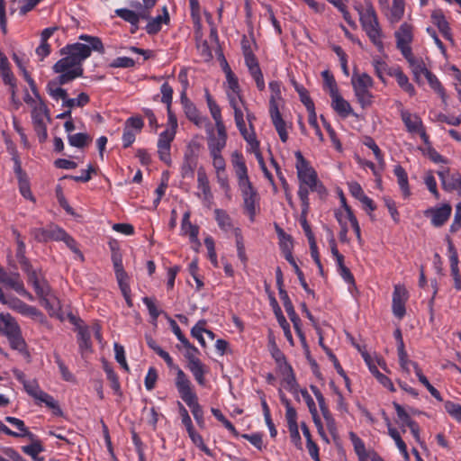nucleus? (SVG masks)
I'll use <instances>...</instances> for the list:
<instances>
[{
    "label": "nucleus",
    "mask_w": 461,
    "mask_h": 461,
    "mask_svg": "<svg viewBox=\"0 0 461 461\" xmlns=\"http://www.w3.org/2000/svg\"><path fill=\"white\" fill-rule=\"evenodd\" d=\"M393 173L397 177V182L400 189L403 194V196L408 197L411 194V191L409 187L408 176L405 169L401 165H397L393 168Z\"/></svg>",
    "instance_id": "nucleus-30"
},
{
    "label": "nucleus",
    "mask_w": 461,
    "mask_h": 461,
    "mask_svg": "<svg viewBox=\"0 0 461 461\" xmlns=\"http://www.w3.org/2000/svg\"><path fill=\"white\" fill-rule=\"evenodd\" d=\"M161 102L167 104V107H171L172 99H173V88L171 86L165 82L160 86Z\"/></svg>",
    "instance_id": "nucleus-62"
},
{
    "label": "nucleus",
    "mask_w": 461,
    "mask_h": 461,
    "mask_svg": "<svg viewBox=\"0 0 461 461\" xmlns=\"http://www.w3.org/2000/svg\"><path fill=\"white\" fill-rule=\"evenodd\" d=\"M14 234L16 237V243H17L16 258H17L18 261L20 262V264H22L23 267H27L29 266V261L25 257V243L21 239L20 233H18L17 231H14Z\"/></svg>",
    "instance_id": "nucleus-51"
},
{
    "label": "nucleus",
    "mask_w": 461,
    "mask_h": 461,
    "mask_svg": "<svg viewBox=\"0 0 461 461\" xmlns=\"http://www.w3.org/2000/svg\"><path fill=\"white\" fill-rule=\"evenodd\" d=\"M405 12V2L404 0H393L392 6L387 8L384 15L388 22L392 24L400 22Z\"/></svg>",
    "instance_id": "nucleus-21"
},
{
    "label": "nucleus",
    "mask_w": 461,
    "mask_h": 461,
    "mask_svg": "<svg viewBox=\"0 0 461 461\" xmlns=\"http://www.w3.org/2000/svg\"><path fill=\"white\" fill-rule=\"evenodd\" d=\"M310 192H312V191L308 185H306V186L299 185L297 194L301 201L302 209H303V213L309 212V209H310L309 194H310Z\"/></svg>",
    "instance_id": "nucleus-56"
},
{
    "label": "nucleus",
    "mask_w": 461,
    "mask_h": 461,
    "mask_svg": "<svg viewBox=\"0 0 461 461\" xmlns=\"http://www.w3.org/2000/svg\"><path fill=\"white\" fill-rule=\"evenodd\" d=\"M143 303L146 305L149 313L150 317L152 318L153 321H156L158 316L160 315V311L158 310V306L155 303V300L153 298L149 297H143L142 298Z\"/></svg>",
    "instance_id": "nucleus-64"
},
{
    "label": "nucleus",
    "mask_w": 461,
    "mask_h": 461,
    "mask_svg": "<svg viewBox=\"0 0 461 461\" xmlns=\"http://www.w3.org/2000/svg\"><path fill=\"white\" fill-rule=\"evenodd\" d=\"M79 40L86 43L76 42L63 47L59 52L64 57L52 67L53 72L59 76L48 82L46 91L55 101L65 102L68 93L61 86L83 76V62L91 56L92 51L100 53L104 51L102 41L98 37L82 34L79 36Z\"/></svg>",
    "instance_id": "nucleus-1"
},
{
    "label": "nucleus",
    "mask_w": 461,
    "mask_h": 461,
    "mask_svg": "<svg viewBox=\"0 0 461 461\" xmlns=\"http://www.w3.org/2000/svg\"><path fill=\"white\" fill-rule=\"evenodd\" d=\"M234 111V120L237 128L239 129L240 134L244 138V140L248 142V144L251 147L252 149H256L259 148V142L257 140L255 131H249L246 128L244 113L240 106L232 107Z\"/></svg>",
    "instance_id": "nucleus-8"
},
{
    "label": "nucleus",
    "mask_w": 461,
    "mask_h": 461,
    "mask_svg": "<svg viewBox=\"0 0 461 461\" xmlns=\"http://www.w3.org/2000/svg\"><path fill=\"white\" fill-rule=\"evenodd\" d=\"M188 436L191 438L192 442L204 454H206L209 456H212V450L203 443L202 436L197 433L194 429H191V430H187Z\"/></svg>",
    "instance_id": "nucleus-48"
},
{
    "label": "nucleus",
    "mask_w": 461,
    "mask_h": 461,
    "mask_svg": "<svg viewBox=\"0 0 461 461\" xmlns=\"http://www.w3.org/2000/svg\"><path fill=\"white\" fill-rule=\"evenodd\" d=\"M432 23L438 27L442 36L454 45L451 29L441 11H435L431 14Z\"/></svg>",
    "instance_id": "nucleus-17"
},
{
    "label": "nucleus",
    "mask_w": 461,
    "mask_h": 461,
    "mask_svg": "<svg viewBox=\"0 0 461 461\" xmlns=\"http://www.w3.org/2000/svg\"><path fill=\"white\" fill-rule=\"evenodd\" d=\"M446 411L456 421L461 422V405L451 401L444 403Z\"/></svg>",
    "instance_id": "nucleus-60"
},
{
    "label": "nucleus",
    "mask_w": 461,
    "mask_h": 461,
    "mask_svg": "<svg viewBox=\"0 0 461 461\" xmlns=\"http://www.w3.org/2000/svg\"><path fill=\"white\" fill-rule=\"evenodd\" d=\"M197 166V158L192 153L185 154L184 162L181 167V174L183 177L193 176L194 169Z\"/></svg>",
    "instance_id": "nucleus-33"
},
{
    "label": "nucleus",
    "mask_w": 461,
    "mask_h": 461,
    "mask_svg": "<svg viewBox=\"0 0 461 461\" xmlns=\"http://www.w3.org/2000/svg\"><path fill=\"white\" fill-rule=\"evenodd\" d=\"M389 436L394 440L399 451L403 456L405 460H409L410 456L407 450V446L402 439L399 431L395 428H389Z\"/></svg>",
    "instance_id": "nucleus-43"
},
{
    "label": "nucleus",
    "mask_w": 461,
    "mask_h": 461,
    "mask_svg": "<svg viewBox=\"0 0 461 461\" xmlns=\"http://www.w3.org/2000/svg\"><path fill=\"white\" fill-rule=\"evenodd\" d=\"M350 438L354 446V449L356 454L357 455L360 461H365L367 459V453L366 450V446L364 441L358 438L356 434L351 433Z\"/></svg>",
    "instance_id": "nucleus-49"
},
{
    "label": "nucleus",
    "mask_w": 461,
    "mask_h": 461,
    "mask_svg": "<svg viewBox=\"0 0 461 461\" xmlns=\"http://www.w3.org/2000/svg\"><path fill=\"white\" fill-rule=\"evenodd\" d=\"M235 238H236V248H237L238 257L243 263H246L248 260V258H247L246 252H245L243 237L241 235L240 229L235 230Z\"/></svg>",
    "instance_id": "nucleus-61"
},
{
    "label": "nucleus",
    "mask_w": 461,
    "mask_h": 461,
    "mask_svg": "<svg viewBox=\"0 0 461 461\" xmlns=\"http://www.w3.org/2000/svg\"><path fill=\"white\" fill-rule=\"evenodd\" d=\"M181 231L184 235H187L189 237L192 243H195L197 246H200V241L198 240L199 227L192 224L190 221L189 212H185L183 215Z\"/></svg>",
    "instance_id": "nucleus-19"
},
{
    "label": "nucleus",
    "mask_w": 461,
    "mask_h": 461,
    "mask_svg": "<svg viewBox=\"0 0 461 461\" xmlns=\"http://www.w3.org/2000/svg\"><path fill=\"white\" fill-rule=\"evenodd\" d=\"M447 249H448V253H449L451 276H453V278L460 277L461 276L459 274V268H458L459 260H458L457 251L450 240L448 241Z\"/></svg>",
    "instance_id": "nucleus-41"
},
{
    "label": "nucleus",
    "mask_w": 461,
    "mask_h": 461,
    "mask_svg": "<svg viewBox=\"0 0 461 461\" xmlns=\"http://www.w3.org/2000/svg\"><path fill=\"white\" fill-rule=\"evenodd\" d=\"M20 327L15 320L9 314L0 313V332L5 336H9L15 331H18Z\"/></svg>",
    "instance_id": "nucleus-25"
},
{
    "label": "nucleus",
    "mask_w": 461,
    "mask_h": 461,
    "mask_svg": "<svg viewBox=\"0 0 461 461\" xmlns=\"http://www.w3.org/2000/svg\"><path fill=\"white\" fill-rule=\"evenodd\" d=\"M89 102V95L82 92L75 98H68V96H67L65 102L62 103V106L72 110L75 107H84L88 104Z\"/></svg>",
    "instance_id": "nucleus-34"
},
{
    "label": "nucleus",
    "mask_w": 461,
    "mask_h": 461,
    "mask_svg": "<svg viewBox=\"0 0 461 461\" xmlns=\"http://www.w3.org/2000/svg\"><path fill=\"white\" fill-rule=\"evenodd\" d=\"M296 159L295 168L299 185H308L312 192H316L319 194L326 193V189L322 183L319 180L317 172L310 165L309 161L304 158L302 152L297 150L294 152Z\"/></svg>",
    "instance_id": "nucleus-4"
},
{
    "label": "nucleus",
    "mask_w": 461,
    "mask_h": 461,
    "mask_svg": "<svg viewBox=\"0 0 461 461\" xmlns=\"http://www.w3.org/2000/svg\"><path fill=\"white\" fill-rule=\"evenodd\" d=\"M197 187L202 191L203 199L211 202L212 194L207 175L203 167H200L197 171Z\"/></svg>",
    "instance_id": "nucleus-24"
},
{
    "label": "nucleus",
    "mask_w": 461,
    "mask_h": 461,
    "mask_svg": "<svg viewBox=\"0 0 461 461\" xmlns=\"http://www.w3.org/2000/svg\"><path fill=\"white\" fill-rule=\"evenodd\" d=\"M215 220L221 230L229 231L232 229V221L230 215L222 209L214 210Z\"/></svg>",
    "instance_id": "nucleus-38"
},
{
    "label": "nucleus",
    "mask_w": 461,
    "mask_h": 461,
    "mask_svg": "<svg viewBox=\"0 0 461 461\" xmlns=\"http://www.w3.org/2000/svg\"><path fill=\"white\" fill-rule=\"evenodd\" d=\"M275 314H276V317L277 319V321H278L280 327L284 330L285 337L290 342V344L293 345L294 340H293V336H292V332L290 330V325L287 322L285 317L284 316L282 310L279 307L277 303H276Z\"/></svg>",
    "instance_id": "nucleus-36"
},
{
    "label": "nucleus",
    "mask_w": 461,
    "mask_h": 461,
    "mask_svg": "<svg viewBox=\"0 0 461 461\" xmlns=\"http://www.w3.org/2000/svg\"><path fill=\"white\" fill-rule=\"evenodd\" d=\"M355 96L362 108L370 106L373 102V95L370 88L373 86V79L366 73L356 74L351 77Z\"/></svg>",
    "instance_id": "nucleus-6"
},
{
    "label": "nucleus",
    "mask_w": 461,
    "mask_h": 461,
    "mask_svg": "<svg viewBox=\"0 0 461 461\" xmlns=\"http://www.w3.org/2000/svg\"><path fill=\"white\" fill-rule=\"evenodd\" d=\"M373 67L378 78L384 82V75L387 74L389 76V71L392 67H389L384 61L379 59H375L373 60Z\"/></svg>",
    "instance_id": "nucleus-59"
},
{
    "label": "nucleus",
    "mask_w": 461,
    "mask_h": 461,
    "mask_svg": "<svg viewBox=\"0 0 461 461\" xmlns=\"http://www.w3.org/2000/svg\"><path fill=\"white\" fill-rule=\"evenodd\" d=\"M23 388L25 392L35 401L38 400L44 392L41 389L36 380H28L26 383H24Z\"/></svg>",
    "instance_id": "nucleus-54"
},
{
    "label": "nucleus",
    "mask_w": 461,
    "mask_h": 461,
    "mask_svg": "<svg viewBox=\"0 0 461 461\" xmlns=\"http://www.w3.org/2000/svg\"><path fill=\"white\" fill-rule=\"evenodd\" d=\"M180 101L185 116L195 125L201 126L205 119L200 115L194 104L186 96L185 92H182Z\"/></svg>",
    "instance_id": "nucleus-14"
},
{
    "label": "nucleus",
    "mask_w": 461,
    "mask_h": 461,
    "mask_svg": "<svg viewBox=\"0 0 461 461\" xmlns=\"http://www.w3.org/2000/svg\"><path fill=\"white\" fill-rule=\"evenodd\" d=\"M206 102L210 110L211 115L215 122L222 121L221 111L220 106L216 104L213 98L211 96L208 91L205 93Z\"/></svg>",
    "instance_id": "nucleus-52"
},
{
    "label": "nucleus",
    "mask_w": 461,
    "mask_h": 461,
    "mask_svg": "<svg viewBox=\"0 0 461 461\" xmlns=\"http://www.w3.org/2000/svg\"><path fill=\"white\" fill-rule=\"evenodd\" d=\"M354 9L357 12L362 30L366 32L370 41L379 50L384 49L383 30L379 23L377 13L369 0L365 3L357 2Z\"/></svg>",
    "instance_id": "nucleus-3"
},
{
    "label": "nucleus",
    "mask_w": 461,
    "mask_h": 461,
    "mask_svg": "<svg viewBox=\"0 0 461 461\" xmlns=\"http://www.w3.org/2000/svg\"><path fill=\"white\" fill-rule=\"evenodd\" d=\"M408 299V293L406 289L399 285H394L393 293L392 309L395 317L402 319L405 315V303Z\"/></svg>",
    "instance_id": "nucleus-12"
},
{
    "label": "nucleus",
    "mask_w": 461,
    "mask_h": 461,
    "mask_svg": "<svg viewBox=\"0 0 461 461\" xmlns=\"http://www.w3.org/2000/svg\"><path fill=\"white\" fill-rule=\"evenodd\" d=\"M269 89L271 91L269 109L279 108V102L282 101L281 82L276 80L269 82Z\"/></svg>",
    "instance_id": "nucleus-32"
},
{
    "label": "nucleus",
    "mask_w": 461,
    "mask_h": 461,
    "mask_svg": "<svg viewBox=\"0 0 461 461\" xmlns=\"http://www.w3.org/2000/svg\"><path fill=\"white\" fill-rule=\"evenodd\" d=\"M363 143L365 146H366L373 151L375 158L378 162L379 167H381V170H384V166H385L384 155H383V152L380 149V148L377 146L375 141L373 140V138H371L369 136L365 137Z\"/></svg>",
    "instance_id": "nucleus-37"
},
{
    "label": "nucleus",
    "mask_w": 461,
    "mask_h": 461,
    "mask_svg": "<svg viewBox=\"0 0 461 461\" xmlns=\"http://www.w3.org/2000/svg\"><path fill=\"white\" fill-rule=\"evenodd\" d=\"M0 76L5 85L11 86L15 83V78L11 71L10 66L6 59H2L0 62Z\"/></svg>",
    "instance_id": "nucleus-47"
},
{
    "label": "nucleus",
    "mask_w": 461,
    "mask_h": 461,
    "mask_svg": "<svg viewBox=\"0 0 461 461\" xmlns=\"http://www.w3.org/2000/svg\"><path fill=\"white\" fill-rule=\"evenodd\" d=\"M7 339L13 349L18 350L20 352L25 349L26 344L22 337L21 329L18 331H15L14 333H12L9 336H7Z\"/></svg>",
    "instance_id": "nucleus-53"
},
{
    "label": "nucleus",
    "mask_w": 461,
    "mask_h": 461,
    "mask_svg": "<svg viewBox=\"0 0 461 461\" xmlns=\"http://www.w3.org/2000/svg\"><path fill=\"white\" fill-rule=\"evenodd\" d=\"M7 306L24 316L37 318L41 315V312L36 307L29 305L13 295L8 299Z\"/></svg>",
    "instance_id": "nucleus-15"
},
{
    "label": "nucleus",
    "mask_w": 461,
    "mask_h": 461,
    "mask_svg": "<svg viewBox=\"0 0 461 461\" xmlns=\"http://www.w3.org/2000/svg\"><path fill=\"white\" fill-rule=\"evenodd\" d=\"M115 14L120 18L130 23L132 26L135 27V29L138 28V24L140 22V15L137 13H135L134 11H131V10H129L126 8H122V9H117L115 11Z\"/></svg>",
    "instance_id": "nucleus-42"
},
{
    "label": "nucleus",
    "mask_w": 461,
    "mask_h": 461,
    "mask_svg": "<svg viewBox=\"0 0 461 461\" xmlns=\"http://www.w3.org/2000/svg\"><path fill=\"white\" fill-rule=\"evenodd\" d=\"M321 77L323 79V89L329 93L330 96L339 93L336 80L329 70L322 71Z\"/></svg>",
    "instance_id": "nucleus-40"
},
{
    "label": "nucleus",
    "mask_w": 461,
    "mask_h": 461,
    "mask_svg": "<svg viewBox=\"0 0 461 461\" xmlns=\"http://www.w3.org/2000/svg\"><path fill=\"white\" fill-rule=\"evenodd\" d=\"M33 288L37 295L43 301L44 306L49 308L51 301L55 300L56 298L52 296L50 287L48 283L41 279L39 284L33 286Z\"/></svg>",
    "instance_id": "nucleus-28"
},
{
    "label": "nucleus",
    "mask_w": 461,
    "mask_h": 461,
    "mask_svg": "<svg viewBox=\"0 0 461 461\" xmlns=\"http://www.w3.org/2000/svg\"><path fill=\"white\" fill-rule=\"evenodd\" d=\"M90 332L86 327L78 328V344L82 353L91 349Z\"/></svg>",
    "instance_id": "nucleus-44"
},
{
    "label": "nucleus",
    "mask_w": 461,
    "mask_h": 461,
    "mask_svg": "<svg viewBox=\"0 0 461 461\" xmlns=\"http://www.w3.org/2000/svg\"><path fill=\"white\" fill-rule=\"evenodd\" d=\"M396 39V47L402 55L411 51V43L413 40L412 26L407 23L401 24L398 31L394 33Z\"/></svg>",
    "instance_id": "nucleus-10"
},
{
    "label": "nucleus",
    "mask_w": 461,
    "mask_h": 461,
    "mask_svg": "<svg viewBox=\"0 0 461 461\" xmlns=\"http://www.w3.org/2000/svg\"><path fill=\"white\" fill-rule=\"evenodd\" d=\"M177 393L182 401L190 408L197 425L201 429H203L205 426L203 410L202 405L199 403L198 396L191 380H186L182 375L181 380L177 383Z\"/></svg>",
    "instance_id": "nucleus-5"
},
{
    "label": "nucleus",
    "mask_w": 461,
    "mask_h": 461,
    "mask_svg": "<svg viewBox=\"0 0 461 461\" xmlns=\"http://www.w3.org/2000/svg\"><path fill=\"white\" fill-rule=\"evenodd\" d=\"M5 420L14 426L18 429V432L14 431L15 435H11L14 438H28L29 439H32L34 438V434L32 433L28 428L25 426L24 421L12 416H6Z\"/></svg>",
    "instance_id": "nucleus-26"
},
{
    "label": "nucleus",
    "mask_w": 461,
    "mask_h": 461,
    "mask_svg": "<svg viewBox=\"0 0 461 461\" xmlns=\"http://www.w3.org/2000/svg\"><path fill=\"white\" fill-rule=\"evenodd\" d=\"M452 207L449 203H444L439 207H431L424 212L426 217H430L434 227H441L450 218Z\"/></svg>",
    "instance_id": "nucleus-11"
},
{
    "label": "nucleus",
    "mask_w": 461,
    "mask_h": 461,
    "mask_svg": "<svg viewBox=\"0 0 461 461\" xmlns=\"http://www.w3.org/2000/svg\"><path fill=\"white\" fill-rule=\"evenodd\" d=\"M206 321L200 320L191 330V335L198 340L202 347H205L206 343L203 336V330H205Z\"/></svg>",
    "instance_id": "nucleus-55"
},
{
    "label": "nucleus",
    "mask_w": 461,
    "mask_h": 461,
    "mask_svg": "<svg viewBox=\"0 0 461 461\" xmlns=\"http://www.w3.org/2000/svg\"><path fill=\"white\" fill-rule=\"evenodd\" d=\"M292 84H293L295 91L298 93L300 100L304 104V106L306 108H312V105H313L314 103L312 100L307 89L303 86L298 84L294 80L292 81Z\"/></svg>",
    "instance_id": "nucleus-50"
},
{
    "label": "nucleus",
    "mask_w": 461,
    "mask_h": 461,
    "mask_svg": "<svg viewBox=\"0 0 461 461\" xmlns=\"http://www.w3.org/2000/svg\"><path fill=\"white\" fill-rule=\"evenodd\" d=\"M199 350L194 351L191 349H187L185 357L187 360L186 367L192 373L196 383L201 386H205L206 384V374L208 373L207 366L201 361L198 357Z\"/></svg>",
    "instance_id": "nucleus-7"
},
{
    "label": "nucleus",
    "mask_w": 461,
    "mask_h": 461,
    "mask_svg": "<svg viewBox=\"0 0 461 461\" xmlns=\"http://www.w3.org/2000/svg\"><path fill=\"white\" fill-rule=\"evenodd\" d=\"M30 440L32 441L30 445L22 447L23 452L30 456L33 461H44V457L39 456L44 450L41 440L36 435Z\"/></svg>",
    "instance_id": "nucleus-23"
},
{
    "label": "nucleus",
    "mask_w": 461,
    "mask_h": 461,
    "mask_svg": "<svg viewBox=\"0 0 461 461\" xmlns=\"http://www.w3.org/2000/svg\"><path fill=\"white\" fill-rule=\"evenodd\" d=\"M104 370L106 374L107 380L110 382L111 388L113 389L114 394L118 396L122 395V392L121 389V384L119 381V377L116 373L113 371V367L108 364H104Z\"/></svg>",
    "instance_id": "nucleus-31"
},
{
    "label": "nucleus",
    "mask_w": 461,
    "mask_h": 461,
    "mask_svg": "<svg viewBox=\"0 0 461 461\" xmlns=\"http://www.w3.org/2000/svg\"><path fill=\"white\" fill-rule=\"evenodd\" d=\"M330 98L332 109L341 117L347 118L354 114L350 104L341 96L339 92L330 96Z\"/></svg>",
    "instance_id": "nucleus-20"
},
{
    "label": "nucleus",
    "mask_w": 461,
    "mask_h": 461,
    "mask_svg": "<svg viewBox=\"0 0 461 461\" xmlns=\"http://www.w3.org/2000/svg\"><path fill=\"white\" fill-rule=\"evenodd\" d=\"M47 115V107L43 100L38 102V105H34L32 111V123H43L44 117Z\"/></svg>",
    "instance_id": "nucleus-45"
},
{
    "label": "nucleus",
    "mask_w": 461,
    "mask_h": 461,
    "mask_svg": "<svg viewBox=\"0 0 461 461\" xmlns=\"http://www.w3.org/2000/svg\"><path fill=\"white\" fill-rule=\"evenodd\" d=\"M175 131L173 130H165L163 131L158 140V148H170L171 142L175 139Z\"/></svg>",
    "instance_id": "nucleus-57"
},
{
    "label": "nucleus",
    "mask_w": 461,
    "mask_h": 461,
    "mask_svg": "<svg viewBox=\"0 0 461 461\" xmlns=\"http://www.w3.org/2000/svg\"><path fill=\"white\" fill-rule=\"evenodd\" d=\"M401 118L408 131L410 132H415L420 130V127L423 125L420 118L418 115L411 114L406 110H402L401 112Z\"/></svg>",
    "instance_id": "nucleus-29"
},
{
    "label": "nucleus",
    "mask_w": 461,
    "mask_h": 461,
    "mask_svg": "<svg viewBox=\"0 0 461 461\" xmlns=\"http://www.w3.org/2000/svg\"><path fill=\"white\" fill-rule=\"evenodd\" d=\"M404 59L407 60L409 67L413 74L414 80L420 84L421 82L422 76L424 77L429 70L426 68V65L421 58H417L413 55L412 50L408 53L402 54Z\"/></svg>",
    "instance_id": "nucleus-13"
},
{
    "label": "nucleus",
    "mask_w": 461,
    "mask_h": 461,
    "mask_svg": "<svg viewBox=\"0 0 461 461\" xmlns=\"http://www.w3.org/2000/svg\"><path fill=\"white\" fill-rule=\"evenodd\" d=\"M231 164L238 179V185L241 191L244 207L253 221L256 214L258 193L249 180L244 157L240 151L236 150L231 154Z\"/></svg>",
    "instance_id": "nucleus-2"
},
{
    "label": "nucleus",
    "mask_w": 461,
    "mask_h": 461,
    "mask_svg": "<svg viewBox=\"0 0 461 461\" xmlns=\"http://www.w3.org/2000/svg\"><path fill=\"white\" fill-rule=\"evenodd\" d=\"M424 77L427 78L428 83L430 86V87L436 93H438L440 95V97L442 98V100L445 102L446 98H447V95H446L445 89H444L443 86L441 85V83L439 82L438 78L430 71L427 72V74Z\"/></svg>",
    "instance_id": "nucleus-46"
},
{
    "label": "nucleus",
    "mask_w": 461,
    "mask_h": 461,
    "mask_svg": "<svg viewBox=\"0 0 461 461\" xmlns=\"http://www.w3.org/2000/svg\"><path fill=\"white\" fill-rule=\"evenodd\" d=\"M158 355L167 363V366L176 371L175 385L177 389V383L183 375L186 380H190L187 375L176 365L174 364L171 356L163 348H158Z\"/></svg>",
    "instance_id": "nucleus-27"
},
{
    "label": "nucleus",
    "mask_w": 461,
    "mask_h": 461,
    "mask_svg": "<svg viewBox=\"0 0 461 461\" xmlns=\"http://www.w3.org/2000/svg\"><path fill=\"white\" fill-rule=\"evenodd\" d=\"M55 363L58 365L62 378L67 382H72L75 380L74 375L68 370L59 354H54Z\"/></svg>",
    "instance_id": "nucleus-58"
},
{
    "label": "nucleus",
    "mask_w": 461,
    "mask_h": 461,
    "mask_svg": "<svg viewBox=\"0 0 461 461\" xmlns=\"http://www.w3.org/2000/svg\"><path fill=\"white\" fill-rule=\"evenodd\" d=\"M389 76L396 79L398 86L411 96L415 95L416 91L411 83H410L408 77L403 73L399 66H393L389 71Z\"/></svg>",
    "instance_id": "nucleus-16"
},
{
    "label": "nucleus",
    "mask_w": 461,
    "mask_h": 461,
    "mask_svg": "<svg viewBox=\"0 0 461 461\" xmlns=\"http://www.w3.org/2000/svg\"><path fill=\"white\" fill-rule=\"evenodd\" d=\"M37 404L44 403L48 408L53 411L57 416L62 415V411L58 402L49 393L43 392L41 397L35 401Z\"/></svg>",
    "instance_id": "nucleus-39"
},
{
    "label": "nucleus",
    "mask_w": 461,
    "mask_h": 461,
    "mask_svg": "<svg viewBox=\"0 0 461 461\" xmlns=\"http://www.w3.org/2000/svg\"><path fill=\"white\" fill-rule=\"evenodd\" d=\"M169 22V14L166 6L163 7V14L158 15L155 18L149 19V23L146 25V32L148 34L152 35L158 33L162 27V24L168 23Z\"/></svg>",
    "instance_id": "nucleus-22"
},
{
    "label": "nucleus",
    "mask_w": 461,
    "mask_h": 461,
    "mask_svg": "<svg viewBox=\"0 0 461 461\" xmlns=\"http://www.w3.org/2000/svg\"><path fill=\"white\" fill-rule=\"evenodd\" d=\"M68 141L70 146L82 149L92 141V138L87 133L78 132L75 134H68Z\"/></svg>",
    "instance_id": "nucleus-35"
},
{
    "label": "nucleus",
    "mask_w": 461,
    "mask_h": 461,
    "mask_svg": "<svg viewBox=\"0 0 461 461\" xmlns=\"http://www.w3.org/2000/svg\"><path fill=\"white\" fill-rule=\"evenodd\" d=\"M269 114L280 140L285 143L288 140V132L286 131V123L282 118L279 108L269 109Z\"/></svg>",
    "instance_id": "nucleus-18"
},
{
    "label": "nucleus",
    "mask_w": 461,
    "mask_h": 461,
    "mask_svg": "<svg viewBox=\"0 0 461 461\" xmlns=\"http://www.w3.org/2000/svg\"><path fill=\"white\" fill-rule=\"evenodd\" d=\"M283 377V380L284 382L286 384V389L294 393V394H296L299 391V384L296 381V378H295V375L293 372L287 374V375H285L282 376Z\"/></svg>",
    "instance_id": "nucleus-63"
},
{
    "label": "nucleus",
    "mask_w": 461,
    "mask_h": 461,
    "mask_svg": "<svg viewBox=\"0 0 461 461\" xmlns=\"http://www.w3.org/2000/svg\"><path fill=\"white\" fill-rule=\"evenodd\" d=\"M442 188L447 192L456 191L461 195V174L458 172L450 173L448 168L438 171Z\"/></svg>",
    "instance_id": "nucleus-9"
}]
</instances>
